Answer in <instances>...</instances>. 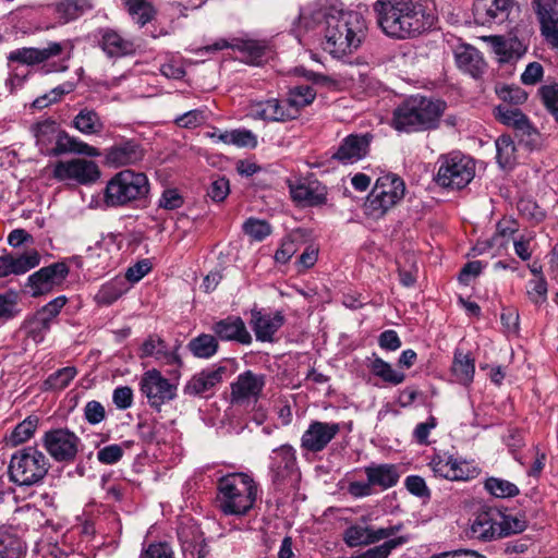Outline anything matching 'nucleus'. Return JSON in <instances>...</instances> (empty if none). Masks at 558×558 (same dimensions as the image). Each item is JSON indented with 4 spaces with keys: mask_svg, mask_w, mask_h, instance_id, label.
Here are the masks:
<instances>
[{
    "mask_svg": "<svg viewBox=\"0 0 558 558\" xmlns=\"http://www.w3.org/2000/svg\"><path fill=\"white\" fill-rule=\"evenodd\" d=\"M454 56L459 69L469 73L472 77L477 78L484 73L486 63L481 52L474 47L460 46Z\"/></svg>",
    "mask_w": 558,
    "mask_h": 558,
    "instance_id": "nucleus-31",
    "label": "nucleus"
},
{
    "mask_svg": "<svg viewBox=\"0 0 558 558\" xmlns=\"http://www.w3.org/2000/svg\"><path fill=\"white\" fill-rule=\"evenodd\" d=\"M40 263V255L37 251L32 250L22 255H12L13 275H23L28 270L35 268Z\"/></svg>",
    "mask_w": 558,
    "mask_h": 558,
    "instance_id": "nucleus-53",
    "label": "nucleus"
},
{
    "mask_svg": "<svg viewBox=\"0 0 558 558\" xmlns=\"http://www.w3.org/2000/svg\"><path fill=\"white\" fill-rule=\"evenodd\" d=\"M229 193L230 184L229 181L223 177L214 180L207 190V195L211 201L217 203L223 202Z\"/></svg>",
    "mask_w": 558,
    "mask_h": 558,
    "instance_id": "nucleus-59",
    "label": "nucleus"
},
{
    "mask_svg": "<svg viewBox=\"0 0 558 558\" xmlns=\"http://www.w3.org/2000/svg\"><path fill=\"white\" fill-rule=\"evenodd\" d=\"M251 114L262 120L287 121L295 118V109H289L286 100L268 99L252 105Z\"/></svg>",
    "mask_w": 558,
    "mask_h": 558,
    "instance_id": "nucleus-26",
    "label": "nucleus"
},
{
    "mask_svg": "<svg viewBox=\"0 0 558 558\" xmlns=\"http://www.w3.org/2000/svg\"><path fill=\"white\" fill-rule=\"evenodd\" d=\"M65 46V43L51 41L43 48L24 47L15 49L9 53L8 61L24 65L40 64L61 56Z\"/></svg>",
    "mask_w": 558,
    "mask_h": 558,
    "instance_id": "nucleus-18",
    "label": "nucleus"
},
{
    "mask_svg": "<svg viewBox=\"0 0 558 558\" xmlns=\"http://www.w3.org/2000/svg\"><path fill=\"white\" fill-rule=\"evenodd\" d=\"M219 343L215 336L202 333L193 338L187 348L195 357L209 359L218 351Z\"/></svg>",
    "mask_w": 558,
    "mask_h": 558,
    "instance_id": "nucleus-39",
    "label": "nucleus"
},
{
    "mask_svg": "<svg viewBox=\"0 0 558 558\" xmlns=\"http://www.w3.org/2000/svg\"><path fill=\"white\" fill-rule=\"evenodd\" d=\"M451 372L458 383L469 385L475 373L474 360L469 354L456 350Z\"/></svg>",
    "mask_w": 558,
    "mask_h": 558,
    "instance_id": "nucleus-36",
    "label": "nucleus"
},
{
    "mask_svg": "<svg viewBox=\"0 0 558 558\" xmlns=\"http://www.w3.org/2000/svg\"><path fill=\"white\" fill-rule=\"evenodd\" d=\"M128 283L124 278L116 277L104 283L95 295L99 305H111L128 291Z\"/></svg>",
    "mask_w": 558,
    "mask_h": 558,
    "instance_id": "nucleus-35",
    "label": "nucleus"
},
{
    "mask_svg": "<svg viewBox=\"0 0 558 558\" xmlns=\"http://www.w3.org/2000/svg\"><path fill=\"white\" fill-rule=\"evenodd\" d=\"M500 531V538L510 534L523 532L527 526V520L522 513H505L501 511V519L498 522Z\"/></svg>",
    "mask_w": 558,
    "mask_h": 558,
    "instance_id": "nucleus-45",
    "label": "nucleus"
},
{
    "mask_svg": "<svg viewBox=\"0 0 558 558\" xmlns=\"http://www.w3.org/2000/svg\"><path fill=\"white\" fill-rule=\"evenodd\" d=\"M293 201L307 206H315L326 202L325 187L316 182L290 185Z\"/></svg>",
    "mask_w": 558,
    "mask_h": 558,
    "instance_id": "nucleus-33",
    "label": "nucleus"
},
{
    "mask_svg": "<svg viewBox=\"0 0 558 558\" xmlns=\"http://www.w3.org/2000/svg\"><path fill=\"white\" fill-rule=\"evenodd\" d=\"M138 356L141 359L154 357L161 365L178 366L182 361L175 351L171 350L163 339L150 335L142 344Z\"/></svg>",
    "mask_w": 558,
    "mask_h": 558,
    "instance_id": "nucleus-24",
    "label": "nucleus"
},
{
    "mask_svg": "<svg viewBox=\"0 0 558 558\" xmlns=\"http://www.w3.org/2000/svg\"><path fill=\"white\" fill-rule=\"evenodd\" d=\"M217 489L218 507L225 514H246L257 497V485L245 473H230L220 477Z\"/></svg>",
    "mask_w": 558,
    "mask_h": 558,
    "instance_id": "nucleus-4",
    "label": "nucleus"
},
{
    "mask_svg": "<svg viewBox=\"0 0 558 558\" xmlns=\"http://www.w3.org/2000/svg\"><path fill=\"white\" fill-rule=\"evenodd\" d=\"M316 97V90L310 85H296L291 87L286 99L289 109H295V117L299 110L311 105Z\"/></svg>",
    "mask_w": 558,
    "mask_h": 558,
    "instance_id": "nucleus-38",
    "label": "nucleus"
},
{
    "mask_svg": "<svg viewBox=\"0 0 558 558\" xmlns=\"http://www.w3.org/2000/svg\"><path fill=\"white\" fill-rule=\"evenodd\" d=\"M518 209L520 214L536 222L542 221L545 218V211L536 204V202L522 198L518 202Z\"/></svg>",
    "mask_w": 558,
    "mask_h": 558,
    "instance_id": "nucleus-57",
    "label": "nucleus"
},
{
    "mask_svg": "<svg viewBox=\"0 0 558 558\" xmlns=\"http://www.w3.org/2000/svg\"><path fill=\"white\" fill-rule=\"evenodd\" d=\"M148 193L149 182L145 173L122 170L108 181L104 197L108 206H124L146 198Z\"/></svg>",
    "mask_w": 558,
    "mask_h": 558,
    "instance_id": "nucleus-6",
    "label": "nucleus"
},
{
    "mask_svg": "<svg viewBox=\"0 0 558 558\" xmlns=\"http://www.w3.org/2000/svg\"><path fill=\"white\" fill-rule=\"evenodd\" d=\"M372 138L369 133L350 134L342 140L332 158L343 165L354 163L367 155Z\"/></svg>",
    "mask_w": 558,
    "mask_h": 558,
    "instance_id": "nucleus-22",
    "label": "nucleus"
},
{
    "mask_svg": "<svg viewBox=\"0 0 558 558\" xmlns=\"http://www.w3.org/2000/svg\"><path fill=\"white\" fill-rule=\"evenodd\" d=\"M69 274L65 263H53L32 274L27 279V287L32 296L36 298L53 290L63 282Z\"/></svg>",
    "mask_w": 558,
    "mask_h": 558,
    "instance_id": "nucleus-13",
    "label": "nucleus"
},
{
    "mask_svg": "<svg viewBox=\"0 0 558 558\" xmlns=\"http://www.w3.org/2000/svg\"><path fill=\"white\" fill-rule=\"evenodd\" d=\"M265 386V376L246 371L236 377L231 384V401L235 404H243L251 400L256 401L262 395Z\"/></svg>",
    "mask_w": 558,
    "mask_h": 558,
    "instance_id": "nucleus-19",
    "label": "nucleus"
},
{
    "mask_svg": "<svg viewBox=\"0 0 558 558\" xmlns=\"http://www.w3.org/2000/svg\"><path fill=\"white\" fill-rule=\"evenodd\" d=\"M29 131L39 150L48 155V150L52 148L50 145L53 142L54 144L57 143V138L62 130L59 129L56 120L49 118L33 123Z\"/></svg>",
    "mask_w": 558,
    "mask_h": 558,
    "instance_id": "nucleus-30",
    "label": "nucleus"
},
{
    "mask_svg": "<svg viewBox=\"0 0 558 558\" xmlns=\"http://www.w3.org/2000/svg\"><path fill=\"white\" fill-rule=\"evenodd\" d=\"M72 126L84 135H98L105 129L100 116L90 108H83L74 117Z\"/></svg>",
    "mask_w": 558,
    "mask_h": 558,
    "instance_id": "nucleus-34",
    "label": "nucleus"
},
{
    "mask_svg": "<svg viewBox=\"0 0 558 558\" xmlns=\"http://www.w3.org/2000/svg\"><path fill=\"white\" fill-rule=\"evenodd\" d=\"M324 49L337 58L355 51L366 37V22L355 11H339L326 15Z\"/></svg>",
    "mask_w": 558,
    "mask_h": 558,
    "instance_id": "nucleus-2",
    "label": "nucleus"
},
{
    "mask_svg": "<svg viewBox=\"0 0 558 558\" xmlns=\"http://www.w3.org/2000/svg\"><path fill=\"white\" fill-rule=\"evenodd\" d=\"M43 444L57 462H73L81 440L73 432L66 428H57L45 433Z\"/></svg>",
    "mask_w": 558,
    "mask_h": 558,
    "instance_id": "nucleus-9",
    "label": "nucleus"
},
{
    "mask_svg": "<svg viewBox=\"0 0 558 558\" xmlns=\"http://www.w3.org/2000/svg\"><path fill=\"white\" fill-rule=\"evenodd\" d=\"M405 488L414 496L420 498H429L430 490L428 489L425 480L418 475H409L404 481Z\"/></svg>",
    "mask_w": 558,
    "mask_h": 558,
    "instance_id": "nucleus-61",
    "label": "nucleus"
},
{
    "mask_svg": "<svg viewBox=\"0 0 558 558\" xmlns=\"http://www.w3.org/2000/svg\"><path fill=\"white\" fill-rule=\"evenodd\" d=\"M365 474L373 486L383 490L396 486L400 478L397 465L388 463L366 466Z\"/></svg>",
    "mask_w": 558,
    "mask_h": 558,
    "instance_id": "nucleus-32",
    "label": "nucleus"
},
{
    "mask_svg": "<svg viewBox=\"0 0 558 558\" xmlns=\"http://www.w3.org/2000/svg\"><path fill=\"white\" fill-rule=\"evenodd\" d=\"M51 322L36 314L28 323L27 335L34 342L39 343L45 339L46 333L49 331Z\"/></svg>",
    "mask_w": 558,
    "mask_h": 558,
    "instance_id": "nucleus-56",
    "label": "nucleus"
},
{
    "mask_svg": "<svg viewBox=\"0 0 558 558\" xmlns=\"http://www.w3.org/2000/svg\"><path fill=\"white\" fill-rule=\"evenodd\" d=\"M497 162L502 168H510L517 159V148L509 135H501L496 141Z\"/></svg>",
    "mask_w": 558,
    "mask_h": 558,
    "instance_id": "nucleus-43",
    "label": "nucleus"
},
{
    "mask_svg": "<svg viewBox=\"0 0 558 558\" xmlns=\"http://www.w3.org/2000/svg\"><path fill=\"white\" fill-rule=\"evenodd\" d=\"M284 320L280 311L274 313H266L257 308L251 311L250 325L256 340L260 342H274L275 333L283 326Z\"/></svg>",
    "mask_w": 558,
    "mask_h": 558,
    "instance_id": "nucleus-21",
    "label": "nucleus"
},
{
    "mask_svg": "<svg viewBox=\"0 0 558 558\" xmlns=\"http://www.w3.org/2000/svg\"><path fill=\"white\" fill-rule=\"evenodd\" d=\"M371 526L353 524L345 529L343 542L349 547H359L369 545Z\"/></svg>",
    "mask_w": 558,
    "mask_h": 558,
    "instance_id": "nucleus-50",
    "label": "nucleus"
},
{
    "mask_svg": "<svg viewBox=\"0 0 558 558\" xmlns=\"http://www.w3.org/2000/svg\"><path fill=\"white\" fill-rule=\"evenodd\" d=\"M227 367L215 365L195 374L184 386V393L187 396H202L222 383Z\"/></svg>",
    "mask_w": 558,
    "mask_h": 558,
    "instance_id": "nucleus-23",
    "label": "nucleus"
},
{
    "mask_svg": "<svg viewBox=\"0 0 558 558\" xmlns=\"http://www.w3.org/2000/svg\"><path fill=\"white\" fill-rule=\"evenodd\" d=\"M182 541V550L184 558H208L209 550L205 544H193L184 539V531L179 533Z\"/></svg>",
    "mask_w": 558,
    "mask_h": 558,
    "instance_id": "nucleus-60",
    "label": "nucleus"
},
{
    "mask_svg": "<svg viewBox=\"0 0 558 558\" xmlns=\"http://www.w3.org/2000/svg\"><path fill=\"white\" fill-rule=\"evenodd\" d=\"M98 35L99 47L109 58H122L135 52V46L133 41L124 38L112 28H100L98 31Z\"/></svg>",
    "mask_w": 558,
    "mask_h": 558,
    "instance_id": "nucleus-25",
    "label": "nucleus"
},
{
    "mask_svg": "<svg viewBox=\"0 0 558 558\" xmlns=\"http://www.w3.org/2000/svg\"><path fill=\"white\" fill-rule=\"evenodd\" d=\"M53 175L58 180H74L80 184H88L98 180L100 171L96 162L77 158L57 162Z\"/></svg>",
    "mask_w": 558,
    "mask_h": 558,
    "instance_id": "nucleus-12",
    "label": "nucleus"
},
{
    "mask_svg": "<svg viewBox=\"0 0 558 558\" xmlns=\"http://www.w3.org/2000/svg\"><path fill=\"white\" fill-rule=\"evenodd\" d=\"M129 13L141 26L151 21L155 11L147 0H124Z\"/></svg>",
    "mask_w": 558,
    "mask_h": 558,
    "instance_id": "nucleus-48",
    "label": "nucleus"
},
{
    "mask_svg": "<svg viewBox=\"0 0 558 558\" xmlns=\"http://www.w3.org/2000/svg\"><path fill=\"white\" fill-rule=\"evenodd\" d=\"M501 519V511L497 508L484 507L475 511L469 519L466 535L471 539L480 542H492L500 538L498 523Z\"/></svg>",
    "mask_w": 558,
    "mask_h": 558,
    "instance_id": "nucleus-10",
    "label": "nucleus"
},
{
    "mask_svg": "<svg viewBox=\"0 0 558 558\" xmlns=\"http://www.w3.org/2000/svg\"><path fill=\"white\" fill-rule=\"evenodd\" d=\"M141 558H174L171 547L167 543L150 544L141 555Z\"/></svg>",
    "mask_w": 558,
    "mask_h": 558,
    "instance_id": "nucleus-64",
    "label": "nucleus"
},
{
    "mask_svg": "<svg viewBox=\"0 0 558 558\" xmlns=\"http://www.w3.org/2000/svg\"><path fill=\"white\" fill-rule=\"evenodd\" d=\"M271 481L276 485H282L296 472L295 450L290 445H282L272 450L270 454Z\"/></svg>",
    "mask_w": 558,
    "mask_h": 558,
    "instance_id": "nucleus-20",
    "label": "nucleus"
},
{
    "mask_svg": "<svg viewBox=\"0 0 558 558\" xmlns=\"http://www.w3.org/2000/svg\"><path fill=\"white\" fill-rule=\"evenodd\" d=\"M90 9L88 0H62L54 4V13L63 23L76 20Z\"/></svg>",
    "mask_w": 558,
    "mask_h": 558,
    "instance_id": "nucleus-37",
    "label": "nucleus"
},
{
    "mask_svg": "<svg viewBox=\"0 0 558 558\" xmlns=\"http://www.w3.org/2000/svg\"><path fill=\"white\" fill-rule=\"evenodd\" d=\"M25 544L15 535L0 531V558H24Z\"/></svg>",
    "mask_w": 558,
    "mask_h": 558,
    "instance_id": "nucleus-42",
    "label": "nucleus"
},
{
    "mask_svg": "<svg viewBox=\"0 0 558 558\" xmlns=\"http://www.w3.org/2000/svg\"><path fill=\"white\" fill-rule=\"evenodd\" d=\"M435 476L449 481H469L478 475V469L452 457H434L429 463Z\"/></svg>",
    "mask_w": 558,
    "mask_h": 558,
    "instance_id": "nucleus-17",
    "label": "nucleus"
},
{
    "mask_svg": "<svg viewBox=\"0 0 558 558\" xmlns=\"http://www.w3.org/2000/svg\"><path fill=\"white\" fill-rule=\"evenodd\" d=\"M436 182L444 187L463 189L475 174L474 163L470 158L458 154H449L439 160Z\"/></svg>",
    "mask_w": 558,
    "mask_h": 558,
    "instance_id": "nucleus-8",
    "label": "nucleus"
},
{
    "mask_svg": "<svg viewBox=\"0 0 558 558\" xmlns=\"http://www.w3.org/2000/svg\"><path fill=\"white\" fill-rule=\"evenodd\" d=\"M123 457V449L120 445L113 444L98 450L97 459L102 464H114Z\"/></svg>",
    "mask_w": 558,
    "mask_h": 558,
    "instance_id": "nucleus-62",
    "label": "nucleus"
},
{
    "mask_svg": "<svg viewBox=\"0 0 558 558\" xmlns=\"http://www.w3.org/2000/svg\"><path fill=\"white\" fill-rule=\"evenodd\" d=\"M538 96L544 107L551 113L558 123V84H546L538 88Z\"/></svg>",
    "mask_w": 558,
    "mask_h": 558,
    "instance_id": "nucleus-52",
    "label": "nucleus"
},
{
    "mask_svg": "<svg viewBox=\"0 0 558 558\" xmlns=\"http://www.w3.org/2000/svg\"><path fill=\"white\" fill-rule=\"evenodd\" d=\"M533 7L541 23V31L558 23V0H533Z\"/></svg>",
    "mask_w": 558,
    "mask_h": 558,
    "instance_id": "nucleus-40",
    "label": "nucleus"
},
{
    "mask_svg": "<svg viewBox=\"0 0 558 558\" xmlns=\"http://www.w3.org/2000/svg\"><path fill=\"white\" fill-rule=\"evenodd\" d=\"M485 489L497 498H509L519 495L518 486L509 481L489 477L485 481Z\"/></svg>",
    "mask_w": 558,
    "mask_h": 558,
    "instance_id": "nucleus-46",
    "label": "nucleus"
},
{
    "mask_svg": "<svg viewBox=\"0 0 558 558\" xmlns=\"http://www.w3.org/2000/svg\"><path fill=\"white\" fill-rule=\"evenodd\" d=\"M213 330L221 340L236 341L241 344H250L252 336L241 317L229 316L217 322Z\"/></svg>",
    "mask_w": 558,
    "mask_h": 558,
    "instance_id": "nucleus-28",
    "label": "nucleus"
},
{
    "mask_svg": "<svg viewBox=\"0 0 558 558\" xmlns=\"http://www.w3.org/2000/svg\"><path fill=\"white\" fill-rule=\"evenodd\" d=\"M495 118L502 124L513 128L523 135L535 133L527 117L519 109L506 104L499 105L494 110Z\"/></svg>",
    "mask_w": 558,
    "mask_h": 558,
    "instance_id": "nucleus-29",
    "label": "nucleus"
},
{
    "mask_svg": "<svg viewBox=\"0 0 558 558\" xmlns=\"http://www.w3.org/2000/svg\"><path fill=\"white\" fill-rule=\"evenodd\" d=\"M243 231L255 241H263L271 233V227L266 220L248 218L243 223Z\"/></svg>",
    "mask_w": 558,
    "mask_h": 558,
    "instance_id": "nucleus-54",
    "label": "nucleus"
},
{
    "mask_svg": "<svg viewBox=\"0 0 558 558\" xmlns=\"http://www.w3.org/2000/svg\"><path fill=\"white\" fill-rule=\"evenodd\" d=\"M339 432L338 423L313 421L301 437V448L310 452H320Z\"/></svg>",
    "mask_w": 558,
    "mask_h": 558,
    "instance_id": "nucleus-16",
    "label": "nucleus"
},
{
    "mask_svg": "<svg viewBox=\"0 0 558 558\" xmlns=\"http://www.w3.org/2000/svg\"><path fill=\"white\" fill-rule=\"evenodd\" d=\"M408 542V537L399 536L389 541L384 542L378 546H374L368 548L364 553L355 556H351L349 558H388L393 549L405 544Z\"/></svg>",
    "mask_w": 558,
    "mask_h": 558,
    "instance_id": "nucleus-47",
    "label": "nucleus"
},
{
    "mask_svg": "<svg viewBox=\"0 0 558 558\" xmlns=\"http://www.w3.org/2000/svg\"><path fill=\"white\" fill-rule=\"evenodd\" d=\"M374 11L383 32L398 39L420 35L435 22L434 15L425 12L423 0H377Z\"/></svg>",
    "mask_w": 558,
    "mask_h": 558,
    "instance_id": "nucleus-1",
    "label": "nucleus"
},
{
    "mask_svg": "<svg viewBox=\"0 0 558 558\" xmlns=\"http://www.w3.org/2000/svg\"><path fill=\"white\" fill-rule=\"evenodd\" d=\"M496 94L506 105H520L527 99V94L519 86L502 85L496 87Z\"/></svg>",
    "mask_w": 558,
    "mask_h": 558,
    "instance_id": "nucleus-55",
    "label": "nucleus"
},
{
    "mask_svg": "<svg viewBox=\"0 0 558 558\" xmlns=\"http://www.w3.org/2000/svg\"><path fill=\"white\" fill-rule=\"evenodd\" d=\"M496 52L500 54V61L509 62L522 57L525 52L523 45L517 39L504 40L501 37H493Z\"/></svg>",
    "mask_w": 558,
    "mask_h": 558,
    "instance_id": "nucleus-44",
    "label": "nucleus"
},
{
    "mask_svg": "<svg viewBox=\"0 0 558 558\" xmlns=\"http://www.w3.org/2000/svg\"><path fill=\"white\" fill-rule=\"evenodd\" d=\"M105 161L113 168L132 166L142 161L145 149L135 140H122L105 150Z\"/></svg>",
    "mask_w": 558,
    "mask_h": 558,
    "instance_id": "nucleus-15",
    "label": "nucleus"
},
{
    "mask_svg": "<svg viewBox=\"0 0 558 558\" xmlns=\"http://www.w3.org/2000/svg\"><path fill=\"white\" fill-rule=\"evenodd\" d=\"M38 425L37 416H28L23 422L17 424L9 436V441L13 446H17L28 440L35 433Z\"/></svg>",
    "mask_w": 558,
    "mask_h": 558,
    "instance_id": "nucleus-49",
    "label": "nucleus"
},
{
    "mask_svg": "<svg viewBox=\"0 0 558 558\" xmlns=\"http://www.w3.org/2000/svg\"><path fill=\"white\" fill-rule=\"evenodd\" d=\"M527 294L530 300L539 304L545 302L547 298V282L543 277H537L536 279L530 280L527 286Z\"/></svg>",
    "mask_w": 558,
    "mask_h": 558,
    "instance_id": "nucleus-58",
    "label": "nucleus"
},
{
    "mask_svg": "<svg viewBox=\"0 0 558 558\" xmlns=\"http://www.w3.org/2000/svg\"><path fill=\"white\" fill-rule=\"evenodd\" d=\"M140 386L149 405L158 411L162 404L177 397V386L171 384L155 368L143 374Z\"/></svg>",
    "mask_w": 558,
    "mask_h": 558,
    "instance_id": "nucleus-11",
    "label": "nucleus"
},
{
    "mask_svg": "<svg viewBox=\"0 0 558 558\" xmlns=\"http://www.w3.org/2000/svg\"><path fill=\"white\" fill-rule=\"evenodd\" d=\"M405 193L403 180L392 173L379 177L366 198L364 209L366 215L377 219L396 206Z\"/></svg>",
    "mask_w": 558,
    "mask_h": 558,
    "instance_id": "nucleus-7",
    "label": "nucleus"
},
{
    "mask_svg": "<svg viewBox=\"0 0 558 558\" xmlns=\"http://www.w3.org/2000/svg\"><path fill=\"white\" fill-rule=\"evenodd\" d=\"M64 154H77L88 157L101 156L98 148L90 146L77 137L71 136L68 132L62 130L57 138L56 145L48 150V156H60Z\"/></svg>",
    "mask_w": 558,
    "mask_h": 558,
    "instance_id": "nucleus-27",
    "label": "nucleus"
},
{
    "mask_svg": "<svg viewBox=\"0 0 558 558\" xmlns=\"http://www.w3.org/2000/svg\"><path fill=\"white\" fill-rule=\"evenodd\" d=\"M50 469L48 458L35 447L15 452L9 464V478L19 486L40 484Z\"/></svg>",
    "mask_w": 558,
    "mask_h": 558,
    "instance_id": "nucleus-5",
    "label": "nucleus"
},
{
    "mask_svg": "<svg viewBox=\"0 0 558 558\" xmlns=\"http://www.w3.org/2000/svg\"><path fill=\"white\" fill-rule=\"evenodd\" d=\"M84 416L89 424L95 425L105 420L106 410L100 402L93 400L86 403L84 408Z\"/></svg>",
    "mask_w": 558,
    "mask_h": 558,
    "instance_id": "nucleus-63",
    "label": "nucleus"
},
{
    "mask_svg": "<svg viewBox=\"0 0 558 558\" xmlns=\"http://www.w3.org/2000/svg\"><path fill=\"white\" fill-rule=\"evenodd\" d=\"M446 107V102L439 99L411 96L395 108L391 125L395 130L407 133L436 129Z\"/></svg>",
    "mask_w": 558,
    "mask_h": 558,
    "instance_id": "nucleus-3",
    "label": "nucleus"
},
{
    "mask_svg": "<svg viewBox=\"0 0 558 558\" xmlns=\"http://www.w3.org/2000/svg\"><path fill=\"white\" fill-rule=\"evenodd\" d=\"M513 8V0H476L473 4L474 20L478 25L492 26L505 23Z\"/></svg>",
    "mask_w": 558,
    "mask_h": 558,
    "instance_id": "nucleus-14",
    "label": "nucleus"
},
{
    "mask_svg": "<svg viewBox=\"0 0 558 558\" xmlns=\"http://www.w3.org/2000/svg\"><path fill=\"white\" fill-rule=\"evenodd\" d=\"M76 368L73 366L60 368L49 375V377L45 380V386L47 389L51 390L64 389L76 376Z\"/></svg>",
    "mask_w": 558,
    "mask_h": 558,
    "instance_id": "nucleus-51",
    "label": "nucleus"
},
{
    "mask_svg": "<svg viewBox=\"0 0 558 558\" xmlns=\"http://www.w3.org/2000/svg\"><path fill=\"white\" fill-rule=\"evenodd\" d=\"M369 368L375 376L393 386L402 384L405 379L404 373L393 369L388 362L378 356L374 357Z\"/></svg>",
    "mask_w": 558,
    "mask_h": 558,
    "instance_id": "nucleus-41",
    "label": "nucleus"
}]
</instances>
